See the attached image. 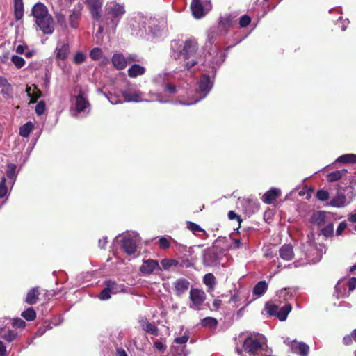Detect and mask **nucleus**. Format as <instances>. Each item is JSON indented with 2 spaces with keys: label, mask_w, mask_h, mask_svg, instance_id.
<instances>
[{
  "label": "nucleus",
  "mask_w": 356,
  "mask_h": 356,
  "mask_svg": "<svg viewBox=\"0 0 356 356\" xmlns=\"http://www.w3.org/2000/svg\"><path fill=\"white\" fill-rule=\"evenodd\" d=\"M31 14L35 18L36 25L43 34L51 35L54 33V19L44 4L40 2L35 3L31 9Z\"/></svg>",
  "instance_id": "f257e3e1"
},
{
  "label": "nucleus",
  "mask_w": 356,
  "mask_h": 356,
  "mask_svg": "<svg viewBox=\"0 0 356 356\" xmlns=\"http://www.w3.org/2000/svg\"><path fill=\"white\" fill-rule=\"evenodd\" d=\"M197 51L198 43L195 39L190 38L185 40L183 49L179 52V55L183 56L184 60H188L184 65L185 70H189L197 63L195 58Z\"/></svg>",
  "instance_id": "f03ea898"
},
{
  "label": "nucleus",
  "mask_w": 356,
  "mask_h": 356,
  "mask_svg": "<svg viewBox=\"0 0 356 356\" xmlns=\"http://www.w3.org/2000/svg\"><path fill=\"white\" fill-rule=\"evenodd\" d=\"M105 13L115 28L126 13L125 4L115 1L108 2L106 6Z\"/></svg>",
  "instance_id": "7ed1b4c3"
},
{
  "label": "nucleus",
  "mask_w": 356,
  "mask_h": 356,
  "mask_svg": "<svg viewBox=\"0 0 356 356\" xmlns=\"http://www.w3.org/2000/svg\"><path fill=\"white\" fill-rule=\"evenodd\" d=\"M242 347V349L236 348V353L241 356L243 355V351L248 353L249 356H259V353L263 350V345L260 341L250 337L244 341Z\"/></svg>",
  "instance_id": "20e7f679"
},
{
  "label": "nucleus",
  "mask_w": 356,
  "mask_h": 356,
  "mask_svg": "<svg viewBox=\"0 0 356 356\" xmlns=\"http://www.w3.org/2000/svg\"><path fill=\"white\" fill-rule=\"evenodd\" d=\"M291 309L292 306L289 303L285 304L283 307L279 308L278 305L271 302H267L264 309L269 316H275L281 321H284L286 319Z\"/></svg>",
  "instance_id": "39448f33"
},
{
  "label": "nucleus",
  "mask_w": 356,
  "mask_h": 356,
  "mask_svg": "<svg viewBox=\"0 0 356 356\" xmlns=\"http://www.w3.org/2000/svg\"><path fill=\"white\" fill-rule=\"evenodd\" d=\"M284 343L291 348L293 353H298L300 356H308L309 347L305 343L289 339L285 340Z\"/></svg>",
  "instance_id": "423d86ee"
},
{
  "label": "nucleus",
  "mask_w": 356,
  "mask_h": 356,
  "mask_svg": "<svg viewBox=\"0 0 356 356\" xmlns=\"http://www.w3.org/2000/svg\"><path fill=\"white\" fill-rule=\"evenodd\" d=\"M330 212L316 211L311 216L310 222L317 227H321L330 221Z\"/></svg>",
  "instance_id": "0eeeda50"
},
{
  "label": "nucleus",
  "mask_w": 356,
  "mask_h": 356,
  "mask_svg": "<svg viewBox=\"0 0 356 356\" xmlns=\"http://www.w3.org/2000/svg\"><path fill=\"white\" fill-rule=\"evenodd\" d=\"M121 247L127 254H134L137 250L136 239L131 235L124 236L121 241Z\"/></svg>",
  "instance_id": "6e6552de"
},
{
  "label": "nucleus",
  "mask_w": 356,
  "mask_h": 356,
  "mask_svg": "<svg viewBox=\"0 0 356 356\" xmlns=\"http://www.w3.org/2000/svg\"><path fill=\"white\" fill-rule=\"evenodd\" d=\"M86 3L93 19L98 20L101 18V10L103 0H86Z\"/></svg>",
  "instance_id": "1a4fd4ad"
},
{
  "label": "nucleus",
  "mask_w": 356,
  "mask_h": 356,
  "mask_svg": "<svg viewBox=\"0 0 356 356\" xmlns=\"http://www.w3.org/2000/svg\"><path fill=\"white\" fill-rule=\"evenodd\" d=\"M190 300L193 305L196 308H199L206 299L205 293L199 289L193 288L190 291Z\"/></svg>",
  "instance_id": "9d476101"
},
{
  "label": "nucleus",
  "mask_w": 356,
  "mask_h": 356,
  "mask_svg": "<svg viewBox=\"0 0 356 356\" xmlns=\"http://www.w3.org/2000/svg\"><path fill=\"white\" fill-rule=\"evenodd\" d=\"M213 83L211 81L210 77L207 74H204L200 78L198 82V88L197 92L204 93L206 95L211 89Z\"/></svg>",
  "instance_id": "9b49d317"
},
{
  "label": "nucleus",
  "mask_w": 356,
  "mask_h": 356,
  "mask_svg": "<svg viewBox=\"0 0 356 356\" xmlns=\"http://www.w3.org/2000/svg\"><path fill=\"white\" fill-rule=\"evenodd\" d=\"M156 268H159L157 261L153 259L144 260L142 266L140 267V271L143 274L149 275Z\"/></svg>",
  "instance_id": "f8f14e48"
},
{
  "label": "nucleus",
  "mask_w": 356,
  "mask_h": 356,
  "mask_svg": "<svg viewBox=\"0 0 356 356\" xmlns=\"http://www.w3.org/2000/svg\"><path fill=\"white\" fill-rule=\"evenodd\" d=\"M191 9L193 15L196 19H200L204 16L207 12L204 10L201 0H192Z\"/></svg>",
  "instance_id": "ddd939ff"
},
{
  "label": "nucleus",
  "mask_w": 356,
  "mask_h": 356,
  "mask_svg": "<svg viewBox=\"0 0 356 356\" xmlns=\"http://www.w3.org/2000/svg\"><path fill=\"white\" fill-rule=\"evenodd\" d=\"M189 286L190 282L188 280L185 278L177 279L174 283L175 294L180 296L188 289Z\"/></svg>",
  "instance_id": "4468645a"
},
{
  "label": "nucleus",
  "mask_w": 356,
  "mask_h": 356,
  "mask_svg": "<svg viewBox=\"0 0 356 356\" xmlns=\"http://www.w3.org/2000/svg\"><path fill=\"white\" fill-rule=\"evenodd\" d=\"M280 258L285 261H291L294 258L293 248L291 244L283 245L279 250Z\"/></svg>",
  "instance_id": "2eb2a0df"
},
{
  "label": "nucleus",
  "mask_w": 356,
  "mask_h": 356,
  "mask_svg": "<svg viewBox=\"0 0 356 356\" xmlns=\"http://www.w3.org/2000/svg\"><path fill=\"white\" fill-rule=\"evenodd\" d=\"M281 195V192L277 188H270L266 191L262 196V201L268 204H272Z\"/></svg>",
  "instance_id": "dca6fc26"
},
{
  "label": "nucleus",
  "mask_w": 356,
  "mask_h": 356,
  "mask_svg": "<svg viewBox=\"0 0 356 356\" xmlns=\"http://www.w3.org/2000/svg\"><path fill=\"white\" fill-rule=\"evenodd\" d=\"M111 61L113 66L118 70L124 69L127 65V62L122 54H115Z\"/></svg>",
  "instance_id": "f3484780"
},
{
  "label": "nucleus",
  "mask_w": 356,
  "mask_h": 356,
  "mask_svg": "<svg viewBox=\"0 0 356 356\" xmlns=\"http://www.w3.org/2000/svg\"><path fill=\"white\" fill-rule=\"evenodd\" d=\"M89 106V102L84 97L83 93L80 92L76 97L75 108L76 111L81 113Z\"/></svg>",
  "instance_id": "a211bd4d"
},
{
  "label": "nucleus",
  "mask_w": 356,
  "mask_h": 356,
  "mask_svg": "<svg viewBox=\"0 0 356 356\" xmlns=\"http://www.w3.org/2000/svg\"><path fill=\"white\" fill-rule=\"evenodd\" d=\"M70 54V45L67 43H63L60 47L56 49V58L60 60H65Z\"/></svg>",
  "instance_id": "6ab92c4d"
},
{
  "label": "nucleus",
  "mask_w": 356,
  "mask_h": 356,
  "mask_svg": "<svg viewBox=\"0 0 356 356\" xmlns=\"http://www.w3.org/2000/svg\"><path fill=\"white\" fill-rule=\"evenodd\" d=\"M81 15V7L79 6L78 8H74L70 15L69 16V23L70 26L73 29L78 27L79 24V20Z\"/></svg>",
  "instance_id": "aec40b11"
},
{
  "label": "nucleus",
  "mask_w": 356,
  "mask_h": 356,
  "mask_svg": "<svg viewBox=\"0 0 356 356\" xmlns=\"http://www.w3.org/2000/svg\"><path fill=\"white\" fill-rule=\"evenodd\" d=\"M40 294L39 287L36 286L31 289L27 292L25 302L29 305H35L38 302Z\"/></svg>",
  "instance_id": "412c9836"
},
{
  "label": "nucleus",
  "mask_w": 356,
  "mask_h": 356,
  "mask_svg": "<svg viewBox=\"0 0 356 356\" xmlns=\"http://www.w3.org/2000/svg\"><path fill=\"white\" fill-rule=\"evenodd\" d=\"M145 68L138 64H133L127 70L128 76L130 78H136L138 76L143 75L145 73Z\"/></svg>",
  "instance_id": "4be33fe9"
},
{
  "label": "nucleus",
  "mask_w": 356,
  "mask_h": 356,
  "mask_svg": "<svg viewBox=\"0 0 356 356\" xmlns=\"http://www.w3.org/2000/svg\"><path fill=\"white\" fill-rule=\"evenodd\" d=\"M346 197L343 193H337L330 200L329 204L334 207L341 208L345 206Z\"/></svg>",
  "instance_id": "5701e85b"
},
{
  "label": "nucleus",
  "mask_w": 356,
  "mask_h": 356,
  "mask_svg": "<svg viewBox=\"0 0 356 356\" xmlns=\"http://www.w3.org/2000/svg\"><path fill=\"white\" fill-rule=\"evenodd\" d=\"M15 18L17 21L22 19L24 16L23 0H14Z\"/></svg>",
  "instance_id": "b1692460"
},
{
  "label": "nucleus",
  "mask_w": 356,
  "mask_h": 356,
  "mask_svg": "<svg viewBox=\"0 0 356 356\" xmlns=\"http://www.w3.org/2000/svg\"><path fill=\"white\" fill-rule=\"evenodd\" d=\"M104 285L107 286L111 293L116 294L123 291V285L118 284L115 281L108 280L104 281Z\"/></svg>",
  "instance_id": "393cba45"
},
{
  "label": "nucleus",
  "mask_w": 356,
  "mask_h": 356,
  "mask_svg": "<svg viewBox=\"0 0 356 356\" xmlns=\"http://www.w3.org/2000/svg\"><path fill=\"white\" fill-rule=\"evenodd\" d=\"M348 173V170L346 169H341L339 170H336L329 173L327 175V179L328 182H334L341 179L342 177L345 176Z\"/></svg>",
  "instance_id": "a878e982"
},
{
  "label": "nucleus",
  "mask_w": 356,
  "mask_h": 356,
  "mask_svg": "<svg viewBox=\"0 0 356 356\" xmlns=\"http://www.w3.org/2000/svg\"><path fill=\"white\" fill-rule=\"evenodd\" d=\"M234 19V17H233L232 15L220 17L218 21L219 26L223 29H228L232 26Z\"/></svg>",
  "instance_id": "bb28decb"
},
{
  "label": "nucleus",
  "mask_w": 356,
  "mask_h": 356,
  "mask_svg": "<svg viewBox=\"0 0 356 356\" xmlns=\"http://www.w3.org/2000/svg\"><path fill=\"white\" fill-rule=\"evenodd\" d=\"M268 285L265 281H260L253 288L254 295L261 296L266 293Z\"/></svg>",
  "instance_id": "cd10ccee"
},
{
  "label": "nucleus",
  "mask_w": 356,
  "mask_h": 356,
  "mask_svg": "<svg viewBox=\"0 0 356 356\" xmlns=\"http://www.w3.org/2000/svg\"><path fill=\"white\" fill-rule=\"evenodd\" d=\"M204 284L209 287V291H213L216 284V277L211 273H207L203 277Z\"/></svg>",
  "instance_id": "c85d7f7f"
},
{
  "label": "nucleus",
  "mask_w": 356,
  "mask_h": 356,
  "mask_svg": "<svg viewBox=\"0 0 356 356\" xmlns=\"http://www.w3.org/2000/svg\"><path fill=\"white\" fill-rule=\"evenodd\" d=\"M143 329L147 332L154 336L159 335V329L154 324L145 321L142 324Z\"/></svg>",
  "instance_id": "c756f323"
},
{
  "label": "nucleus",
  "mask_w": 356,
  "mask_h": 356,
  "mask_svg": "<svg viewBox=\"0 0 356 356\" xmlns=\"http://www.w3.org/2000/svg\"><path fill=\"white\" fill-rule=\"evenodd\" d=\"M337 162L343 163H356V154H347L339 156L337 159Z\"/></svg>",
  "instance_id": "7c9ffc66"
},
{
  "label": "nucleus",
  "mask_w": 356,
  "mask_h": 356,
  "mask_svg": "<svg viewBox=\"0 0 356 356\" xmlns=\"http://www.w3.org/2000/svg\"><path fill=\"white\" fill-rule=\"evenodd\" d=\"M33 129V124L31 122H27L19 128V135L22 137H28Z\"/></svg>",
  "instance_id": "2f4dec72"
},
{
  "label": "nucleus",
  "mask_w": 356,
  "mask_h": 356,
  "mask_svg": "<svg viewBox=\"0 0 356 356\" xmlns=\"http://www.w3.org/2000/svg\"><path fill=\"white\" fill-rule=\"evenodd\" d=\"M321 234L326 238L332 237L334 235V225L329 221L326 226L321 229Z\"/></svg>",
  "instance_id": "473e14b6"
},
{
  "label": "nucleus",
  "mask_w": 356,
  "mask_h": 356,
  "mask_svg": "<svg viewBox=\"0 0 356 356\" xmlns=\"http://www.w3.org/2000/svg\"><path fill=\"white\" fill-rule=\"evenodd\" d=\"M217 325V319L213 317H206L201 321V325L204 327L215 328Z\"/></svg>",
  "instance_id": "72a5a7b5"
},
{
  "label": "nucleus",
  "mask_w": 356,
  "mask_h": 356,
  "mask_svg": "<svg viewBox=\"0 0 356 356\" xmlns=\"http://www.w3.org/2000/svg\"><path fill=\"white\" fill-rule=\"evenodd\" d=\"M186 227L191 231L193 234L197 232H203L204 235H207L205 230L202 229L200 226L193 222L188 221L186 222Z\"/></svg>",
  "instance_id": "f704fd0d"
},
{
  "label": "nucleus",
  "mask_w": 356,
  "mask_h": 356,
  "mask_svg": "<svg viewBox=\"0 0 356 356\" xmlns=\"http://www.w3.org/2000/svg\"><path fill=\"white\" fill-rule=\"evenodd\" d=\"M22 316L27 321H33L36 317V312L33 308L29 307L22 313Z\"/></svg>",
  "instance_id": "c9c22d12"
},
{
  "label": "nucleus",
  "mask_w": 356,
  "mask_h": 356,
  "mask_svg": "<svg viewBox=\"0 0 356 356\" xmlns=\"http://www.w3.org/2000/svg\"><path fill=\"white\" fill-rule=\"evenodd\" d=\"M122 94L126 102H137L140 98V95L137 92L130 93L127 91H123Z\"/></svg>",
  "instance_id": "e433bc0d"
},
{
  "label": "nucleus",
  "mask_w": 356,
  "mask_h": 356,
  "mask_svg": "<svg viewBox=\"0 0 356 356\" xmlns=\"http://www.w3.org/2000/svg\"><path fill=\"white\" fill-rule=\"evenodd\" d=\"M53 328L51 324L49 322L45 321L44 324L40 326L36 332V335L38 337L42 336L47 330H51Z\"/></svg>",
  "instance_id": "4c0bfd02"
},
{
  "label": "nucleus",
  "mask_w": 356,
  "mask_h": 356,
  "mask_svg": "<svg viewBox=\"0 0 356 356\" xmlns=\"http://www.w3.org/2000/svg\"><path fill=\"white\" fill-rule=\"evenodd\" d=\"M11 61L15 65V66L18 69L22 68L25 65L24 59L22 57H20L17 55L12 56Z\"/></svg>",
  "instance_id": "58836bf2"
},
{
  "label": "nucleus",
  "mask_w": 356,
  "mask_h": 356,
  "mask_svg": "<svg viewBox=\"0 0 356 356\" xmlns=\"http://www.w3.org/2000/svg\"><path fill=\"white\" fill-rule=\"evenodd\" d=\"M102 51L99 47L93 48L90 51V57L93 60H98L102 58Z\"/></svg>",
  "instance_id": "ea45409f"
},
{
  "label": "nucleus",
  "mask_w": 356,
  "mask_h": 356,
  "mask_svg": "<svg viewBox=\"0 0 356 356\" xmlns=\"http://www.w3.org/2000/svg\"><path fill=\"white\" fill-rule=\"evenodd\" d=\"M1 93L4 98L6 99H11L13 97V87L9 83L5 87H3L1 89Z\"/></svg>",
  "instance_id": "a19ab883"
},
{
  "label": "nucleus",
  "mask_w": 356,
  "mask_h": 356,
  "mask_svg": "<svg viewBox=\"0 0 356 356\" xmlns=\"http://www.w3.org/2000/svg\"><path fill=\"white\" fill-rule=\"evenodd\" d=\"M86 59V56L83 53L77 51L74 56L73 62L76 65H79L85 62Z\"/></svg>",
  "instance_id": "79ce46f5"
},
{
  "label": "nucleus",
  "mask_w": 356,
  "mask_h": 356,
  "mask_svg": "<svg viewBox=\"0 0 356 356\" xmlns=\"http://www.w3.org/2000/svg\"><path fill=\"white\" fill-rule=\"evenodd\" d=\"M15 173H16V165L14 163H9L8 165L7 170H6V175L8 178L13 179L15 177Z\"/></svg>",
  "instance_id": "37998d69"
},
{
  "label": "nucleus",
  "mask_w": 356,
  "mask_h": 356,
  "mask_svg": "<svg viewBox=\"0 0 356 356\" xmlns=\"http://www.w3.org/2000/svg\"><path fill=\"white\" fill-rule=\"evenodd\" d=\"M316 197L318 200L325 201L329 199V193L324 189L318 190L316 193Z\"/></svg>",
  "instance_id": "c03bdc74"
},
{
  "label": "nucleus",
  "mask_w": 356,
  "mask_h": 356,
  "mask_svg": "<svg viewBox=\"0 0 356 356\" xmlns=\"http://www.w3.org/2000/svg\"><path fill=\"white\" fill-rule=\"evenodd\" d=\"M33 92L31 93V101L30 103H35L37 102V99L42 96V92L35 85H33Z\"/></svg>",
  "instance_id": "a18cd8bd"
},
{
  "label": "nucleus",
  "mask_w": 356,
  "mask_h": 356,
  "mask_svg": "<svg viewBox=\"0 0 356 356\" xmlns=\"http://www.w3.org/2000/svg\"><path fill=\"white\" fill-rule=\"evenodd\" d=\"M228 218L230 220H236L238 222V227H237V230L241 227V224L243 221L241 217L235 213L234 211H229L228 212Z\"/></svg>",
  "instance_id": "49530a36"
},
{
  "label": "nucleus",
  "mask_w": 356,
  "mask_h": 356,
  "mask_svg": "<svg viewBox=\"0 0 356 356\" xmlns=\"http://www.w3.org/2000/svg\"><path fill=\"white\" fill-rule=\"evenodd\" d=\"M188 353L186 349V346H178L174 348V356H187Z\"/></svg>",
  "instance_id": "de8ad7c7"
},
{
  "label": "nucleus",
  "mask_w": 356,
  "mask_h": 356,
  "mask_svg": "<svg viewBox=\"0 0 356 356\" xmlns=\"http://www.w3.org/2000/svg\"><path fill=\"white\" fill-rule=\"evenodd\" d=\"M109 290L107 286H105L98 295V298L102 300H108L111 298V291Z\"/></svg>",
  "instance_id": "09e8293b"
},
{
  "label": "nucleus",
  "mask_w": 356,
  "mask_h": 356,
  "mask_svg": "<svg viewBox=\"0 0 356 356\" xmlns=\"http://www.w3.org/2000/svg\"><path fill=\"white\" fill-rule=\"evenodd\" d=\"M46 108V104L45 102L42 100L38 102V104L35 106V111L37 115H41L44 113Z\"/></svg>",
  "instance_id": "8fccbe9b"
},
{
  "label": "nucleus",
  "mask_w": 356,
  "mask_h": 356,
  "mask_svg": "<svg viewBox=\"0 0 356 356\" xmlns=\"http://www.w3.org/2000/svg\"><path fill=\"white\" fill-rule=\"evenodd\" d=\"M158 243L159 247L163 250H167L170 247L169 240L164 236H162L159 239Z\"/></svg>",
  "instance_id": "3c124183"
},
{
  "label": "nucleus",
  "mask_w": 356,
  "mask_h": 356,
  "mask_svg": "<svg viewBox=\"0 0 356 356\" xmlns=\"http://www.w3.org/2000/svg\"><path fill=\"white\" fill-rule=\"evenodd\" d=\"M251 22V17L248 15H244L241 17L239 19V25L241 27L244 28L248 26Z\"/></svg>",
  "instance_id": "603ef678"
},
{
  "label": "nucleus",
  "mask_w": 356,
  "mask_h": 356,
  "mask_svg": "<svg viewBox=\"0 0 356 356\" xmlns=\"http://www.w3.org/2000/svg\"><path fill=\"white\" fill-rule=\"evenodd\" d=\"M7 192L8 189L6 186V178L3 177L1 181H0V198L5 197L7 194Z\"/></svg>",
  "instance_id": "864d4df0"
},
{
  "label": "nucleus",
  "mask_w": 356,
  "mask_h": 356,
  "mask_svg": "<svg viewBox=\"0 0 356 356\" xmlns=\"http://www.w3.org/2000/svg\"><path fill=\"white\" fill-rule=\"evenodd\" d=\"M56 21H57V23L60 25L61 26H63V27H66L67 25H66V18H65V15L60 13H57L56 14Z\"/></svg>",
  "instance_id": "5fc2aeb1"
},
{
  "label": "nucleus",
  "mask_w": 356,
  "mask_h": 356,
  "mask_svg": "<svg viewBox=\"0 0 356 356\" xmlns=\"http://www.w3.org/2000/svg\"><path fill=\"white\" fill-rule=\"evenodd\" d=\"M12 325L16 328H24L26 326V323L24 320L16 318L13 319Z\"/></svg>",
  "instance_id": "6e6d98bb"
},
{
  "label": "nucleus",
  "mask_w": 356,
  "mask_h": 356,
  "mask_svg": "<svg viewBox=\"0 0 356 356\" xmlns=\"http://www.w3.org/2000/svg\"><path fill=\"white\" fill-rule=\"evenodd\" d=\"M177 261L174 259H163L161 264L164 269H168L170 266H175Z\"/></svg>",
  "instance_id": "4d7b16f0"
},
{
  "label": "nucleus",
  "mask_w": 356,
  "mask_h": 356,
  "mask_svg": "<svg viewBox=\"0 0 356 356\" xmlns=\"http://www.w3.org/2000/svg\"><path fill=\"white\" fill-rule=\"evenodd\" d=\"M16 337L17 333L11 330H9L7 334H5L3 337V338L8 342H12L13 341L15 340Z\"/></svg>",
  "instance_id": "13d9d810"
},
{
  "label": "nucleus",
  "mask_w": 356,
  "mask_h": 356,
  "mask_svg": "<svg viewBox=\"0 0 356 356\" xmlns=\"http://www.w3.org/2000/svg\"><path fill=\"white\" fill-rule=\"evenodd\" d=\"M154 348L161 353H164L166 350V346L159 340L154 343Z\"/></svg>",
  "instance_id": "bf43d9fd"
},
{
  "label": "nucleus",
  "mask_w": 356,
  "mask_h": 356,
  "mask_svg": "<svg viewBox=\"0 0 356 356\" xmlns=\"http://www.w3.org/2000/svg\"><path fill=\"white\" fill-rule=\"evenodd\" d=\"M189 339V337L188 335H186V334H184V336L182 337H176L174 340L175 343H178V344H181V345H184L185 346L184 344L187 343V341H188Z\"/></svg>",
  "instance_id": "052dcab7"
},
{
  "label": "nucleus",
  "mask_w": 356,
  "mask_h": 356,
  "mask_svg": "<svg viewBox=\"0 0 356 356\" xmlns=\"http://www.w3.org/2000/svg\"><path fill=\"white\" fill-rule=\"evenodd\" d=\"M347 227V223L346 221L341 222L338 225L336 231L337 236H340L342 234L343 232Z\"/></svg>",
  "instance_id": "680f3d73"
},
{
  "label": "nucleus",
  "mask_w": 356,
  "mask_h": 356,
  "mask_svg": "<svg viewBox=\"0 0 356 356\" xmlns=\"http://www.w3.org/2000/svg\"><path fill=\"white\" fill-rule=\"evenodd\" d=\"M349 291H353L356 288V277H351L348 282Z\"/></svg>",
  "instance_id": "e2e57ef3"
},
{
  "label": "nucleus",
  "mask_w": 356,
  "mask_h": 356,
  "mask_svg": "<svg viewBox=\"0 0 356 356\" xmlns=\"http://www.w3.org/2000/svg\"><path fill=\"white\" fill-rule=\"evenodd\" d=\"M165 90L170 94H175L177 91L176 86L172 84H166L165 86Z\"/></svg>",
  "instance_id": "0e129e2a"
},
{
  "label": "nucleus",
  "mask_w": 356,
  "mask_h": 356,
  "mask_svg": "<svg viewBox=\"0 0 356 356\" xmlns=\"http://www.w3.org/2000/svg\"><path fill=\"white\" fill-rule=\"evenodd\" d=\"M353 338L351 334L346 335L343 339V342L345 345L348 346L352 343Z\"/></svg>",
  "instance_id": "69168bd1"
},
{
  "label": "nucleus",
  "mask_w": 356,
  "mask_h": 356,
  "mask_svg": "<svg viewBox=\"0 0 356 356\" xmlns=\"http://www.w3.org/2000/svg\"><path fill=\"white\" fill-rule=\"evenodd\" d=\"M107 243H108V240H107L106 236L103 237L102 238L99 240V246L102 249L105 248Z\"/></svg>",
  "instance_id": "338daca9"
},
{
  "label": "nucleus",
  "mask_w": 356,
  "mask_h": 356,
  "mask_svg": "<svg viewBox=\"0 0 356 356\" xmlns=\"http://www.w3.org/2000/svg\"><path fill=\"white\" fill-rule=\"evenodd\" d=\"M115 356H127V354L122 348H118L116 349Z\"/></svg>",
  "instance_id": "774afa93"
}]
</instances>
